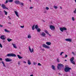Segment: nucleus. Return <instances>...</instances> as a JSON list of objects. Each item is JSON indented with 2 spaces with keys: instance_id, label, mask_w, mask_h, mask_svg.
I'll return each instance as SVG.
<instances>
[{
  "instance_id": "4c0bfd02",
  "label": "nucleus",
  "mask_w": 76,
  "mask_h": 76,
  "mask_svg": "<svg viewBox=\"0 0 76 76\" xmlns=\"http://www.w3.org/2000/svg\"><path fill=\"white\" fill-rule=\"evenodd\" d=\"M63 53H64V52H61V54H60V56H62V54H63Z\"/></svg>"
},
{
  "instance_id": "20e7f679",
  "label": "nucleus",
  "mask_w": 76,
  "mask_h": 76,
  "mask_svg": "<svg viewBox=\"0 0 76 76\" xmlns=\"http://www.w3.org/2000/svg\"><path fill=\"white\" fill-rule=\"evenodd\" d=\"M1 7L3 8V9H7V10H9V8H8L4 4H1Z\"/></svg>"
},
{
  "instance_id": "9d476101",
  "label": "nucleus",
  "mask_w": 76,
  "mask_h": 76,
  "mask_svg": "<svg viewBox=\"0 0 76 76\" xmlns=\"http://www.w3.org/2000/svg\"><path fill=\"white\" fill-rule=\"evenodd\" d=\"M65 41H68V42H72V39L70 38L65 39Z\"/></svg>"
},
{
  "instance_id": "c9c22d12",
  "label": "nucleus",
  "mask_w": 76,
  "mask_h": 76,
  "mask_svg": "<svg viewBox=\"0 0 76 76\" xmlns=\"http://www.w3.org/2000/svg\"><path fill=\"white\" fill-rule=\"evenodd\" d=\"M46 10H49V8L48 7H46Z\"/></svg>"
},
{
  "instance_id": "a18cd8bd",
  "label": "nucleus",
  "mask_w": 76,
  "mask_h": 76,
  "mask_svg": "<svg viewBox=\"0 0 76 76\" xmlns=\"http://www.w3.org/2000/svg\"><path fill=\"white\" fill-rule=\"evenodd\" d=\"M67 57V55H65V58H66V57Z\"/></svg>"
},
{
  "instance_id": "c756f323",
  "label": "nucleus",
  "mask_w": 76,
  "mask_h": 76,
  "mask_svg": "<svg viewBox=\"0 0 76 76\" xmlns=\"http://www.w3.org/2000/svg\"><path fill=\"white\" fill-rule=\"evenodd\" d=\"M4 30L5 32H9V31L7 30L6 29H5Z\"/></svg>"
},
{
  "instance_id": "5fc2aeb1",
  "label": "nucleus",
  "mask_w": 76,
  "mask_h": 76,
  "mask_svg": "<svg viewBox=\"0 0 76 76\" xmlns=\"http://www.w3.org/2000/svg\"><path fill=\"white\" fill-rule=\"evenodd\" d=\"M58 75H61L60 73H58Z\"/></svg>"
},
{
  "instance_id": "423d86ee",
  "label": "nucleus",
  "mask_w": 76,
  "mask_h": 76,
  "mask_svg": "<svg viewBox=\"0 0 76 76\" xmlns=\"http://www.w3.org/2000/svg\"><path fill=\"white\" fill-rule=\"evenodd\" d=\"M64 67V65H63V64H58V69H59L60 67Z\"/></svg>"
},
{
  "instance_id": "1a4fd4ad",
  "label": "nucleus",
  "mask_w": 76,
  "mask_h": 76,
  "mask_svg": "<svg viewBox=\"0 0 76 76\" xmlns=\"http://www.w3.org/2000/svg\"><path fill=\"white\" fill-rule=\"evenodd\" d=\"M5 60L6 62H9L10 61H12V60L10 59H9V58H6Z\"/></svg>"
},
{
  "instance_id": "bb28decb",
  "label": "nucleus",
  "mask_w": 76,
  "mask_h": 76,
  "mask_svg": "<svg viewBox=\"0 0 76 76\" xmlns=\"http://www.w3.org/2000/svg\"><path fill=\"white\" fill-rule=\"evenodd\" d=\"M4 13H5V15H7V12H6V11L4 10Z\"/></svg>"
},
{
  "instance_id": "f704fd0d",
  "label": "nucleus",
  "mask_w": 76,
  "mask_h": 76,
  "mask_svg": "<svg viewBox=\"0 0 76 76\" xmlns=\"http://www.w3.org/2000/svg\"><path fill=\"white\" fill-rule=\"evenodd\" d=\"M57 61H58V62H60V61L59 60V59L58 58H57Z\"/></svg>"
},
{
  "instance_id": "39448f33",
  "label": "nucleus",
  "mask_w": 76,
  "mask_h": 76,
  "mask_svg": "<svg viewBox=\"0 0 76 76\" xmlns=\"http://www.w3.org/2000/svg\"><path fill=\"white\" fill-rule=\"evenodd\" d=\"M50 28L52 31H54L56 29L55 27L53 25H50L49 26Z\"/></svg>"
},
{
  "instance_id": "ddd939ff",
  "label": "nucleus",
  "mask_w": 76,
  "mask_h": 76,
  "mask_svg": "<svg viewBox=\"0 0 76 76\" xmlns=\"http://www.w3.org/2000/svg\"><path fill=\"white\" fill-rule=\"evenodd\" d=\"M28 48L29 49V51H30L31 53H32V52H33V53L34 52V48H32V50H31V48H30V47H29Z\"/></svg>"
},
{
  "instance_id": "72a5a7b5",
  "label": "nucleus",
  "mask_w": 76,
  "mask_h": 76,
  "mask_svg": "<svg viewBox=\"0 0 76 76\" xmlns=\"http://www.w3.org/2000/svg\"><path fill=\"white\" fill-rule=\"evenodd\" d=\"M0 47L1 48H2L3 47V46H2V45L0 43Z\"/></svg>"
},
{
  "instance_id": "a19ab883",
  "label": "nucleus",
  "mask_w": 76,
  "mask_h": 76,
  "mask_svg": "<svg viewBox=\"0 0 76 76\" xmlns=\"http://www.w3.org/2000/svg\"><path fill=\"white\" fill-rule=\"evenodd\" d=\"M8 1H9V0H6V2H5V3H8Z\"/></svg>"
},
{
  "instance_id": "2eb2a0df",
  "label": "nucleus",
  "mask_w": 76,
  "mask_h": 76,
  "mask_svg": "<svg viewBox=\"0 0 76 76\" xmlns=\"http://www.w3.org/2000/svg\"><path fill=\"white\" fill-rule=\"evenodd\" d=\"M46 44L48 45H50L51 44V43L50 42H46Z\"/></svg>"
},
{
  "instance_id": "37998d69",
  "label": "nucleus",
  "mask_w": 76,
  "mask_h": 76,
  "mask_svg": "<svg viewBox=\"0 0 76 76\" xmlns=\"http://www.w3.org/2000/svg\"><path fill=\"white\" fill-rule=\"evenodd\" d=\"M18 64L19 65H20V62H18Z\"/></svg>"
},
{
  "instance_id": "a878e982",
  "label": "nucleus",
  "mask_w": 76,
  "mask_h": 76,
  "mask_svg": "<svg viewBox=\"0 0 76 76\" xmlns=\"http://www.w3.org/2000/svg\"><path fill=\"white\" fill-rule=\"evenodd\" d=\"M37 32H40L41 31V29L39 28H38L37 29Z\"/></svg>"
},
{
  "instance_id": "473e14b6",
  "label": "nucleus",
  "mask_w": 76,
  "mask_h": 76,
  "mask_svg": "<svg viewBox=\"0 0 76 76\" xmlns=\"http://www.w3.org/2000/svg\"><path fill=\"white\" fill-rule=\"evenodd\" d=\"M72 20L73 21H75V18H74V17H72Z\"/></svg>"
},
{
  "instance_id": "79ce46f5",
  "label": "nucleus",
  "mask_w": 76,
  "mask_h": 76,
  "mask_svg": "<svg viewBox=\"0 0 76 76\" xmlns=\"http://www.w3.org/2000/svg\"><path fill=\"white\" fill-rule=\"evenodd\" d=\"M20 27H21V28H24V26H21Z\"/></svg>"
},
{
  "instance_id": "c85d7f7f",
  "label": "nucleus",
  "mask_w": 76,
  "mask_h": 76,
  "mask_svg": "<svg viewBox=\"0 0 76 76\" xmlns=\"http://www.w3.org/2000/svg\"><path fill=\"white\" fill-rule=\"evenodd\" d=\"M19 4H20V5H22V6H23V3H22V2H20Z\"/></svg>"
},
{
  "instance_id": "7c9ffc66",
  "label": "nucleus",
  "mask_w": 76,
  "mask_h": 76,
  "mask_svg": "<svg viewBox=\"0 0 76 76\" xmlns=\"http://www.w3.org/2000/svg\"><path fill=\"white\" fill-rule=\"evenodd\" d=\"M13 0H9V2H10V3H12V2H13Z\"/></svg>"
},
{
  "instance_id": "f8f14e48",
  "label": "nucleus",
  "mask_w": 76,
  "mask_h": 76,
  "mask_svg": "<svg viewBox=\"0 0 76 76\" xmlns=\"http://www.w3.org/2000/svg\"><path fill=\"white\" fill-rule=\"evenodd\" d=\"M14 2L15 3L17 4H19V3H20V1H19L16 0Z\"/></svg>"
},
{
  "instance_id": "de8ad7c7",
  "label": "nucleus",
  "mask_w": 76,
  "mask_h": 76,
  "mask_svg": "<svg viewBox=\"0 0 76 76\" xmlns=\"http://www.w3.org/2000/svg\"><path fill=\"white\" fill-rule=\"evenodd\" d=\"M0 61H2V58H0Z\"/></svg>"
},
{
  "instance_id": "c03bdc74",
  "label": "nucleus",
  "mask_w": 76,
  "mask_h": 76,
  "mask_svg": "<svg viewBox=\"0 0 76 76\" xmlns=\"http://www.w3.org/2000/svg\"><path fill=\"white\" fill-rule=\"evenodd\" d=\"M30 9H33V7H30Z\"/></svg>"
},
{
  "instance_id": "7ed1b4c3",
  "label": "nucleus",
  "mask_w": 76,
  "mask_h": 76,
  "mask_svg": "<svg viewBox=\"0 0 76 76\" xmlns=\"http://www.w3.org/2000/svg\"><path fill=\"white\" fill-rule=\"evenodd\" d=\"M74 57H72L70 59V61H71V63L73 64H75V65H76V64H75V62L74 61Z\"/></svg>"
},
{
  "instance_id": "052dcab7",
  "label": "nucleus",
  "mask_w": 76,
  "mask_h": 76,
  "mask_svg": "<svg viewBox=\"0 0 76 76\" xmlns=\"http://www.w3.org/2000/svg\"><path fill=\"white\" fill-rule=\"evenodd\" d=\"M1 6V4H0V6Z\"/></svg>"
},
{
  "instance_id": "9b49d317",
  "label": "nucleus",
  "mask_w": 76,
  "mask_h": 76,
  "mask_svg": "<svg viewBox=\"0 0 76 76\" xmlns=\"http://www.w3.org/2000/svg\"><path fill=\"white\" fill-rule=\"evenodd\" d=\"M0 38L3 40H4V39H5V38H4V35L1 36L0 37Z\"/></svg>"
},
{
  "instance_id": "f3484780",
  "label": "nucleus",
  "mask_w": 76,
  "mask_h": 76,
  "mask_svg": "<svg viewBox=\"0 0 76 76\" xmlns=\"http://www.w3.org/2000/svg\"><path fill=\"white\" fill-rule=\"evenodd\" d=\"M7 41H8V42H10V41H13V39H10V38H9L8 39H7Z\"/></svg>"
},
{
  "instance_id": "4468645a",
  "label": "nucleus",
  "mask_w": 76,
  "mask_h": 76,
  "mask_svg": "<svg viewBox=\"0 0 76 76\" xmlns=\"http://www.w3.org/2000/svg\"><path fill=\"white\" fill-rule=\"evenodd\" d=\"M46 35V34H45L44 32H42V33L41 34V35H42V37H45Z\"/></svg>"
},
{
  "instance_id": "6ab92c4d",
  "label": "nucleus",
  "mask_w": 76,
  "mask_h": 76,
  "mask_svg": "<svg viewBox=\"0 0 76 76\" xmlns=\"http://www.w3.org/2000/svg\"><path fill=\"white\" fill-rule=\"evenodd\" d=\"M28 64H29V65H30V64H31V61H30V60H28Z\"/></svg>"
},
{
  "instance_id": "4d7b16f0",
  "label": "nucleus",
  "mask_w": 76,
  "mask_h": 76,
  "mask_svg": "<svg viewBox=\"0 0 76 76\" xmlns=\"http://www.w3.org/2000/svg\"><path fill=\"white\" fill-rule=\"evenodd\" d=\"M65 61H67V60H65Z\"/></svg>"
},
{
  "instance_id": "58836bf2",
  "label": "nucleus",
  "mask_w": 76,
  "mask_h": 76,
  "mask_svg": "<svg viewBox=\"0 0 76 76\" xmlns=\"http://www.w3.org/2000/svg\"><path fill=\"white\" fill-rule=\"evenodd\" d=\"M33 64L34 65H36V64H37V63L34 62L33 63Z\"/></svg>"
},
{
  "instance_id": "3c124183",
  "label": "nucleus",
  "mask_w": 76,
  "mask_h": 76,
  "mask_svg": "<svg viewBox=\"0 0 76 76\" xmlns=\"http://www.w3.org/2000/svg\"><path fill=\"white\" fill-rule=\"evenodd\" d=\"M42 51H45V49H42Z\"/></svg>"
},
{
  "instance_id": "603ef678",
  "label": "nucleus",
  "mask_w": 76,
  "mask_h": 76,
  "mask_svg": "<svg viewBox=\"0 0 76 76\" xmlns=\"http://www.w3.org/2000/svg\"><path fill=\"white\" fill-rule=\"evenodd\" d=\"M60 9H62V7H60Z\"/></svg>"
},
{
  "instance_id": "864d4df0",
  "label": "nucleus",
  "mask_w": 76,
  "mask_h": 76,
  "mask_svg": "<svg viewBox=\"0 0 76 76\" xmlns=\"http://www.w3.org/2000/svg\"><path fill=\"white\" fill-rule=\"evenodd\" d=\"M48 34V35H49V36H51V35L50 34H49H49Z\"/></svg>"
},
{
  "instance_id": "393cba45",
  "label": "nucleus",
  "mask_w": 76,
  "mask_h": 76,
  "mask_svg": "<svg viewBox=\"0 0 76 76\" xmlns=\"http://www.w3.org/2000/svg\"><path fill=\"white\" fill-rule=\"evenodd\" d=\"M34 27H35V24L32 27V30H34V29H35V28H34Z\"/></svg>"
},
{
  "instance_id": "49530a36",
  "label": "nucleus",
  "mask_w": 76,
  "mask_h": 76,
  "mask_svg": "<svg viewBox=\"0 0 76 76\" xmlns=\"http://www.w3.org/2000/svg\"><path fill=\"white\" fill-rule=\"evenodd\" d=\"M23 63H25V64L26 63V61H23Z\"/></svg>"
},
{
  "instance_id": "f03ea898",
  "label": "nucleus",
  "mask_w": 76,
  "mask_h": 76,
  "mask_svg": "<svg viewBox=\"0 0 76 76\" xmlns=\"http://www.w3.org/2000/svg\"><path fill=\"white\" fill-rule=\"evenodd\" d=\"M7 57H16V55L13 53H9L7 54Z\"/></svg>"
},
{
  "instance_id": "4be33fe9",
  "label": "nucleus",
  "mask_w": 76,
  "mask_h": 76,
  "mask_svg": "<svg viewBox=\"0 0 76 76\" xmlns=\"http://www.w3.org/2000/svg\"><path fill=\"white\" fill-rule=\"evenodd\" d=\"M35 29H38V28H39V27H38V26L37 25H36L35 26Z\"/></svg>"
},
{
  "instance_id": "680f3d73",
  "label": "nucleus",
  "mask_w": 76,
  "mask_h": 76,
  "mask_svg": "<svg viewBox=\"0 0 76 76\" xmlns=\"http://www.w3.org/2000/svg\"><path fill=\"white\" fill-rule=\"evenodd\" d=\"M0 63H1V62H0Z\"/></svg>"
},
{
  "instance_id": "8fccbe9b",
  "label": "nucleus",
  "mask_w": 76,
  "mask_h": 76,
  "mask_svg": "<svg viewBox=\"0 0 76 76\" xmlns=\"http://www.w3.org/2000/svg\"><path fill=\"white\" fill-rule=\"evenodd\" d=\"M3 26V25L0 24V27H2Z\"/></svg>"
},
{
  "instance_id": "a211bd4d",
  "label": "nucleus",
  "mask_w": 76,
  "mask_h": 76,
  "mask_svg": "<svg viewBox=\"0 0 76 76\" xmlns=\"http://www.w3.org/2000/svg\"><path fill=\"white\" fill-rule=\"evenodd\" d=\"M14 12L15 14L17 16V17H19V15H18V12L16 11H15Z\"/></svg>"
},
{
  "instance_id": "412c9836",
  "label": "nucleus",
  "mask_w": 76,
  "mask_h": 76,
  "mask_svg": "<svg viewBox=\"0 0 76 76\" xmlns=\"http://www.w3.org/2000/svg\"><path fill=\"white\" fill-rule=\"evenodd\" d=\"M1 63L3 64L4 67H6V65H5V64H4V62L3 61H2Z\"/></svg>"
},
{
  "instance_id": "6e6d98bb",
  "label": "nucleus",
  "mask_w": 76,
  "mask_h": 76,
  "mask_svg": "<svg viewBox=\"0 0 76 76\" xmlns=\"http://www.w3.org/2000/svg\"><path fill=\"white\" fill-rule=\"evenodd\" d=\"M29 1H30V2H31V0H29Z\"/></svg>"
},
{
  "instance_id": "cd10ccee",
  "label": "nucleus",
  "mask_w": 76,
  "mask_h": 76,
  "mask_svg": "<svg viewBox=\"0 0 76 76\" xmlns=\"http://www.w3.org/2000/svg\"><path fill=\"white\" fill-rule=\"evenodd\" d=\"M44 31L45 33H46V34H49L47 30H45Z\"/></svg>"
},
{
  "instance_id": "2f4dec72",
  "label": "nucleus",
  "mask_w": 76,
  "mask_h": 76,
  "mask_svg": "<svg viewBox=\"0 0 76 76\" xmlns=\"http://www.w3.org/2000/svg\"><path fill=\"white\" fill-rule=\"evenodd\" d=\"M54 8H55V9H57L58 8V7H57V6H54Z\"/></svg>"
},
{
  "instance_id": "ea45409f",
  "label": "nucleus",
  "mask_w": 76,
  "mask_h": 76,
  "mask_svg": "<svg viewBox=\"0 0 76 76\" xmlns=\"http://www.w3.org/2000/svg\"><path fill=\"white\" fill-rule=\"evenodd\" d=\"M38 66H41V64H40V63H38Z\"/></svg>"
},
{
  "instance_id": "6e6552de",
  "label": "nucleus",
  "mask_w": 76,
  "mask_h": 76,
  "mask_svg": "<svg viewBox=\"0 0 76 76\" xmlns=\"http://www.w3.org/2000/svg\"><path fill=\"white\" fill-rule=\"evenodd\" d=\"M42 47L44 48H47V49H49L50 48V47L49 46L46 45L45 44H43Z\"/></svg>"
},
{
  "instance_id": "e433bc0d",
  "label": "nucleus",
  "mask_w": 76,
  "mask_h": 76,
  "mask_svg": "<svg viewBox=\"0 0 76 76\" xmlns=\"http://www.w3.org/2000/svg\"><path fill=\"white\" fill-rule=\"evenodd\" d=\"M74 13H76V8L75 9V10L74 11Z\"/></svg>"
},
{
  "instance_id": "13d9d810",
  "label": "nucleus",
  "mask_w": 76,
  "mask_h": 76,
  "mask_svg": "<svg viewBox=\"0 0 76 76\" xmlns=\"http://www.w3.org/2000/svg\"><path fill=\"white\" fill-rule=\"evenodd\" d=\"M9 19H11V18H9Z\"/></svg>"
},
{
  "instance_id": "bf43d9fd",
  "label": "nucleus",
  "mask_w": 76,
  "mask_h": 76,
  "mask_svg": "<svg viewBox=\"0 0 76 76\" xmlns=\"http://www.w3.org/2000/svg\"><path fill=\"white\" fill-rule=\"evenodd\" d=\"M8 18H10V16H8Z\"/></svg>"
},
{
  "instance_id": "0eeeda50",
  "label": "nucleus",
  "mask_w": 76,
  "mask_h": 76,
  "mask_svg": "<svg viewBox=\"0 0 76 76\" xmlns=\"http://www.w3.org/2000/svg\"><path fill=\"white\" fill-rule=\"evenodd\" d=\"M60 29L61 32H63L64 31H66L67 28L65 27H63V28H60Z\"/></svg>"
},
{
  "instance_id": "f257e3e1",
  "label": "nucleus",
  "mask_w": 76,
  "mask_h": 76,
  "mask_svg": "<svg viewBox=\"0 0 76 76\" xmlns=\"http://www.w3.org/2000/svg\"><path fill=\"white\" fill-rule=\"evenodd\" d=\"M71 69H72L71 68L69 67H66L65 68L64 70L65 72H70Z\"/></svg>"
},
{
  "instance_id": "b1692460",
  "label": "nucleus",
  "mask_w": 76,
  "mask_h": 76,
  "mask_svg": "<svg viewBox=\"0 0 76 76\" xmlns=\"http://www.w3.org/2000/svg\"><path fill=\"white\" fill-rule=\"evenodd\" d=\"M52 69L53 70H55V66L53 65H52Z\"/></svg>"
},
{
  "instance_id": "5701e85b",
  "label": "nucleus",
  "mask_w": 76,
  "mask_h": 76,
  "mask_svg": "<svg viewBox=\"0 0 76 76\" xmlns=\"http://www.w3.org/2000/svg\"><path fill=\"white\" fill-rule=\"evenodd\" d=\"M28 38H31V35L30 34H29L28 36Z\"/></svg>"
},
{
  "instance_id": "aec40b11",
  "label": "nucleus",
  "mask_w": 76,
  "mask_h": 76,
  "mask_svg": "<svg viewBox=\"0 0 76 76\" xmlns=\"http://www.w3.org/2000/svg\"><path fill=\"white\" fill-rule=\"evenodd\" d=\"M17 56H18V58H19L20 59V58H23V57L20 56L19 55H17Z\"/></svg>"
},
{
  "instance_id": "09e8293b",
  "label": "nucleus",
  "mask_w": 76,
  "mask_h": 76,
  "mask_svg": "<svg viewBox=\"0 0 76 76\" xmlns=\"http://www.w3.org/2000/svg\"><path fill=\"white\" fill-rule=\"evenodd\" d=\"M72 54H73L74 55H75V53H74L73 52H72Z\"/></svg>"
},
{
  "instance_id": "dca6fc26",
  "label": "nucleus",
  "mask_w": 76,
  "mask_h": 76,
  "mask_svg": "<svg viewBox=\"0 0 76 76\" xmlns=\"http://www.w3.org/2000/svg\"><path fill=\"white\" fill-rule=\"evenodd\" d=\"M12 45L13 46V47L15 48H17V47L16 46V45L14 43H12Z\"/></svg>"
}]
</instances>
